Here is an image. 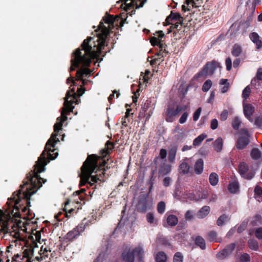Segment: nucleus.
I'll use <instances>...</instances> for the list:
<instances>
[{"instance_id": "1", "label": "nucleus", "mask_w": 262, "mask_h": 262, "mask_svg": "<svg viewBox=\"0 0 262 262\" xmlns=\"http://www.w3.org/2000/svg\"><path fill=\"white\" fill-rule=\"evenodd\" d=\"M39 162H40L39 161ZM39 163L35 164L34 169L29 172L20 185V189L13 193L12 196L6 203L8 208L6 211L11 213L15 217H21L19 210L26 212L28 208L31 206L30 198L46 182L47 180L40 177L39 173L46 169V163L39 166Z\"/></svg>"}, {"instance_id": "2", "label": "nucleus", "mask_w": 262, "mask_h": 262, "mask_svg": "<svg viewBox=\"0 0 262 262\" xmlns=\"http://www.w3.org/2000/svg\"><path fill=\"white\" fill-rule=\"evenodd\" d=\"M116 18L113 15L106 13L102 18V20L108 27H106L103 21H101L95 30L96 32V37H88L84 39L81 43L83 50H85L86 54L91 56L92 58L96 57L97 55V51L102 50L105 47L106 40L109 35L112 29L114 27V22Z\"/></svg>"}, {"instance_id": "3", "label": "nucleus", "mask_w": 262, "mask_h": 262, "mask_svg": "<svg viewBox=\"0 0 262 262\" xmlns=\"http://www.w3.org/2000/svg\"><path fill=\"white\" fill-rule=\"evenodd\" d=\"M69 95L70 94L68 93L66 101L64 102V107L62 108L61 116L57 119L59 122H57L54 125V133L52 134L51 137L48 140L45 150L42 152L35 164H37L39 161L40 162L39 163V166H41L44 163H46L47 164L50 160H54L58 155V152L56 151L57 149L55 148L56 143L59 142V140L57 136L59 132L62 129L63 123L68 119L67 115L72 112L74 108V106H71L72 103L71 100L68 101Z\"/></svg>"}, {"instance_id": "4", "label": "nucleus", "mask_w": 262, "mask_h": 262, "mask_svg": "<svg viewBox=\"0 0 262 262\" xmlns=\"http://www.w3.org/2000/svg\"><path fill=\"white\" fill-rule=\"evenodd\" d=\"M100 159V156L95 154L88 156L81 167L80 186L89 184L92 186L99 181L100 183L105 181L106 169L108 167L106 166V168H104L106 164V161L104 159H102V162L98 164V161Z\"/></svg>"}, {"instance_id": "5", "label": "nucleus", "mask_w": 262, "mask_h": 262, "mask_svg": "<svg viewBox=\"0 0 262 262\" xmlns=\"http://www.w3.org/2000/svg\"><path fill=\"white\" fill-rule=\"evenodd\" d=\"M78 48L76 49L72 54L71 60L70 71H75L76 68H78L80 64L82 67L79 69L76 73V77L78 79H82L83 77H89L91 74L92 71L88 68L91 64L93 59L96 58L101 54L102 50L97 51V56L92 58L91 56L86 54L85 50Z\"/></svg>"}, {"instance_id": "6", "label": "nucleus", "mask_w": 262, "mask_h": 262, "mask_svg": "<svg viewBox=\"0 0 262 262\" xmlns=\"http://www.w3.org/2000/svg\"><path fill=\"white\" fill-rule=\"evenodd\" d=\"M144 255V250L142 247L138 246L131 250L130 248H125L121 255L123 262H135V256L141 260Z\"/></svg>"}, {"instance_id": "7", "label": "nucleus", "mask_w": 262, "mask_h": 262, "mask_svg": "<svg viewBox=\"0 0 262 262\" xmlns=\"http://www.w3.org/2000/svg\"><path fill=\"white\" fill-rule=\"evenodd\" d=\"M220 67V63L212 60L211 62H208L204 66L203 68L196 74L193 77V80L197 79L200 77L206 78L208 74L212 75L217 67Z\"/></svg>"}, {"instance_id": "8", "label": "nucleus", "mask_w": 262, "mask_h": 262, "mask_svg": "<svg viewBox=\"0 0 262 262\" xmlns=\"http://www.w3.org/2000/svg\"><path fill=\"white\" fill-rule=\"evenodd\" d=\"M152 206V202L148 199V194H144L139 196L136 209L138 212L145 213Z\"/></svg>"}, {"instance_id": "9", "label": "nucleus", "mask_w": 262, "mask_h": 262, "mask_svg": "<svg viewBox=\"0 0 262 262\" xmlns=\"http://www.w3.org/2000/svg\"><path fill=\"white\" fill-rule=\"evenodd\" d=\"M85 89L83 86H80V88H78L77 89V93L75 92V90L74 88L71 89L70 91H67L66 93V97H64V102L66 101V98L68 95V93H69L70 96L68 99V101H70L71 100L72 102V103L71 104V106H74L73 105V104H78L80 101V99H78V97H80L81 96H82L85 92Z\"/></svg>"}, {"instance_id": "10", "label": "nucleus", "mask_w": 262, "mask_h": 262, "mask_svg": "<svg viewBox=\"0 0 262 262\" xmlns=\"http://www.w3.org/2000/svg\"><path fill=\"white\" fill-rule=\"evenodd\" d=\"M84 230L85 225L79 224L66 234L64 237V239L67 242H73L74 239H77Z\"/></svg>"}, {"instance_id": "11", "label": "nucleus", "mask_w": 262, "mask_h": 262, "mask_svg": "<svg viewBox=\"0 0 262 262\" xmlns=\"http://www.w3.org/2000/svg\"><path fill=\"white\" fill-rule=\"evenodd\" d=\"M242 136H240L236 142V148L238 149H244L249 143V134L247 129L242 128L241 130Z\"/></svg>"}, {"instance_id": "12", "label": "nucleus", "mask_w": 262, "mask_h": 262, "mask_svg": "<svg viewBox=\"0 0 262 262\" xmlns=\"http://www.w3.org/2000/svg\"><path fill=\"white\" fill-rule=\"evenodd\" d=\"M183 110V108L179 105L176 107L173 105H169L165 112V120L168 122H172L178 114Z\"/></svg>"}, {"instance_id": "13", "label": "nucleus", "mask_w": 262, "mask_h": 262, "mask_svg": "<svg viewBox=\"0 0 262 262\" xmlns=\"http://www.w3.org/2000/svg\"><path fill=\"white\" fill-rule=\"evenodd\" d=\"M238 168L239 174L243 178L251 180L254 177L255 172L252 169L249 170V166L246 163H240Z\"/></svg>"}, {"instance_id": "14", "label": "nucleus", "mask_w": 262, "mask_h": 262, "mask_svg": "<svg viewBox=\"0 0 262 262\" xmlns=\"http://www.w3.org/2000/svg\"><path fill=\"white\" fill-rule=\"evenodd\" d=\"M150 106L151 101L149 100H146L144 104L142 105L141 110L140 111L139 114V118L140 119L145 117V121H146L150 118L151 115L152 114V112L150 110L148 113H146V112L148 110Z\"/></svg>"}, {"instance_id": "15", "label": "nucleus", "mask_w": 262, "mask_h": 262, "mask_svg": "<svg viewBox=\"0 0 262 262\" xmlns=\"http://www.w3.org/2000/svg\"><path fill=\"white\" fill-rule=\"evenodd\" d=\"M235 248V244L231 243L227 245L223 250L216 254V257L220 259H223L232 253Z\"/></svg>"}, {"instance_id": "16", "label": "nucleus", "mask_w": 262, "mask_h": 262, "mask_svg": "<svg viewBox=\"0 0 262 262\" xmlns=\"http://www.w3.org/2000/svg\"><path fill=\"white\" fill-rule=\"evenodd\" d=\"M94 191V190L93 191V192L90 191L89 192V195H87L85 193V192L86 191V189L85 188H82L80 190L75 191V192H74L73 194H74L75 193H76V195L78 196L79 199L81 201H83V203H84L85 201H89L91 199Z\"/></svg>"}, {"instance_id": "17", "label": "nucleus", "mask_w": 262, "mask_h": 262, "mask_svg": "<svg viewBox=\"0 0 262 262\" xmlns=\"http://www.w3.org/2000/svg\"><path fill=\"white\" fill-rule=\"evenodd\" d=\"M243 111L245 117L250 120L254 113L255 108L251 104H244Z\"/></svg>"}, {"instance_id": "18", "label": "nucleus", "mask_w": 262, "mask_h": 262, "mask_svg": "<svg viewBox=\"0 0 262 262\" xmlns=\"http://www.w3.org/2000/svg\"><path fill=\"white\" fill-rule=\"evenodd\" d=\"M114 147V144L110 141H107L105 144V148L100 151L101 157L105 158L110 154V150H112Z\"/></svg>"}, {"instance_id": "19", "label": "nucleus", "mask_w": 262, "mask_h": 262, "mask_svg": "<svg viewBox=\"0 0 262 262\" xmlns=\"http://www.w3.org/2000/svg\"><path fill=\"white\" fill-rule=\"evenodd\" d=\"M249 37L251 41L256 45V49H259L262 47V41L260 39V37L257 33H251Z\"/></svg>"}, {"instance_id": "20", "label": "nucleus", "mask_w": 262, "mask_h": 262, "mask_svg": "<svg viewBox=\"0 0 262 262\" xmlns=\"http://www.w3.org/2000/svg\"><path fill=\"white\" fill-rule=\"evenodd\" d=\"M204 168V161L202 159H199L194 164V172L196 174H200L202 173Z\"/></svg>"}, {"instance_id": "21", "label": "nucleus", "mask_w": 262, "mask_h": 262, "mask_svg": "<svg viewBox=\"0 0 262 262\" xmlns=\"http://www.w3.org/2000/svg\"><path fill=\"white\" fill-rule=\"evenodd\" d=\"M210 208L208 206H204L201 208L196 214L199 219H203L206 217L210 212Z\"/></svg>"}, {"instance_id": "22", "label": "nucleus", "mask_w": 262, "mask_h": 262, "mask_svg": "<svg viewBox=\"0 0 262 262\" xmlns=\"http://www.w3.org/2000/svg\"><path fill=\"white\" fill-rule=\"evenodd\" d=\"M177 152V146H172L168 151V160L171 163L174 162Z\"/></svg>"}, {"instance_id": "23", "label": "nucleus", "mask_w": 262, "mask_h": 262, "mask_svg": "<svg viewBox=\"0 0 262 262\" xmlns=\"http://www.w3.org/2000/svg\"><path fill=\"white\" fill-rule=\"evenodd\" d=\"M243 52V49L241 45L235 43L232 47L231 54L234 57L239 56Z\"/></svg>"}, {"instance_id": "24", "label": "nucleus", "mask_w": 262, "mask_h": 262, "mask_svg": "<svg viewBox=\"0 0 262 262\" xmlns=\"http://www.w3.org/2000/svg\"><path fill=\"white\" fill-rule=\"evenodd\" d=\"M223 145V139L221 137L217 138L213 142V146L216 152H220L222 150Z\"/></svg>"}, {"instance_id": "25", "label": "nucleus", "mask_w": 262, "mask_h": 262, "mask_svg": "<svg viewBox=\"0 0 262 262\" xmlns=\"http://www.w3.org/2000/svg\"><path fill=\"white\" fill-rule=\"evenodd\" d=\"M194 243L202 250H205L206 248L205 239L201 236H197L194 239Z\"/></svg>"}, {"instance_id": "26", "label": "nucleus", "mask_w": 262, "mask_h": 262, "mask_svg": "<svg viewBox=\"0 0 262 262\" xmlns=\"http://www.w3.org/2000/svg\"><path fill=\"white\" fill-rule=\"evenodd\" d=\"M261 152L257 148H253L250 152V156L253 160H258L261 158Z\"/></svg>"}, {"instance_id": "27", "label": "nucleus", "mask_w": 262, "mask_h": 262, "mask_svg": "<svg viewBox=\"0 0 262 262\" xmlns=\"http://www.w3.org/2000/svg\"><path fill=\"white\" fill-rule=\"evenodd\" d=\"M228 189L229 191L232 193H236L239 189L238 183L236 181L230 182L228 185Z\"/></svg>"}, {"instance_id": "28", "label": "nucleus", "mask_w": 262, "mask_h": 262, "mask_svg": "<svg viewBox=\"0 0 262 262\" xmlns=\"http://www.w3.org/2000/svg\"><path fill=\"white\" fill-rule=\"evenodd\" d=\"M166 221L168 225L172 227L176 226L178 223V217L173 214L168 215Z\"/></svg>"}, {"instance_id": "29", "label": "nucleus", "mask_w": 262, "mask_h": 262, "mask_svg": "<svg viewBox=\"0 0 262 262\" xmlns=\"http://www.w3.org/2000/svg\"><path fill=\"white\" fill-rule=\"evenodd\" d=\"M230 220V217L226 214L221 215L216 221V224L219 226H222L224 223L229 222Z\"/></svg>"}, {"instance_id": "30", "label": "nucleus", "mask_w": 262, "mask_h": 262, "mask_svg": "<svg viewBox=\"0 0 262 262\" xmlns=\"http://www.w3.org/2000/svg\"><path fill=\"white\" fill-rule=\"evenodd\" d=\"M167 258L166 254L163 251L158 252L155 256L156 262H166Z\"/></svg>"}, {"instance_id": "31", "label": "nucleus", "mask_w": 262, "mask_h": 262, "mask_svg": "<svg viewBox=\"0 0 262 262\" xmlns=\"http://www.w3.org/2000/svg\"><path fill=\"white\" fill-rule=\"evenodd\" d=\"M207 239L209 242H220L217 237V233L214 231H211L207 233Z\"/></svg>"}, {"instance_id": "32", "label": "nucleus", "mask_w": 262, "mask_h": 262, "mask_svg": "<svg viewBox=\"0 0 262 262\" xmlns=\"http://www.w3.org/2000/svg\"><path fill=\"white\" fill-rule=\"evenodd\" d=\"M209 181L212 186H215L219 182V176L215 172H212L210 174Z\"/></svg>"}, {"instance_id": "33", "label": "nucleus", "mask_w": 262, "mask_h": 262, "mask_svg": "<svg viewBox=\"0 0 262 262\" xmlns=\"http://www.w3.org/2000/svg\"><path fill=\"white\" fill-rule=\"evenodd\" d=\"M171 170V166L169 164L164 165L159 169V172L162 175H166Z\"/></svg>"}, {"instance_id": "34", "label": "nucleus", "mask_w": 262, "mask_h": 262, "mask_svg": "<svg viewBox=\"0 0 262 262\" xmlns=\"http://www.w3.org/2000/svg\"><path fill=\"white\" fill-rule=\"evenodd\" d=\"M219 84L220 85H224V86L221 89V92L222 93H226L229 88V83L228 82L227 79H221L220 81Z\"/></svg>"}, {"instance_id": "35", "label": "nucleus", "mask_w": 262, "mask_h": 262, "mask_svg": "<svg viewBox=\"0 0 262 262\" xmlns=\"http://www.w3.org/2000/svg\"><path fill=\"white\" fill-rule=\"evenodd\" d=\"M190 168L189 164L186 162L182 163L179 166L180 172L186 174L188 172Z\"/></svg>"}, {"instance_id": "36", "label": "nucleus", "mask_w": 262, "mask_h": 262, "mask_svg": "<svg viewBox=\"0 0 262 262\" xmlns=\"http://www.w3.org/2000/svg\"><path fill=\"white\" fill-rule=\"evenodd\" d=\"M206 137V135L204 134H201L196 138L194 139L193 142V145L194 146L200 145L202 142L205 139Z\"/></svg>"}, {"instance_id": "37", "label": "nucleus", "mask_w": 262, "mask_h": 262, "mask_svg": "<svg viewBox=\"0 0 262 262\" xmlns=\"http://www.w3.org/2000/svg\"><path fill=\"white\" fill-rule=\"evenodd\" d=\"M248 244L250 249L255 251H257L258 249V244L256 241L250 239L248 241Z\"/></svg>"}, {"instance_id": "38", "label": "nucleus", "mask_w": 262, "mask_h": 262, "mask_svg": "<svg viewBox=\"0 0 262 262\" xmlns=\"http://www.w3.org/2000/svg\"><path fill=\"white\" fill-rule=\"evenodd\" d=\"M212 85V81L210 79L207 80L203 84L202 90L204 92H208Z\"/></svg>"}, {"instance_id": "39", "label": "nucleus", "mask_w": 262, "mask_h": 262, "mask_svg": "<svg viewBox=\"0 0 262 262\" xmlns=\"http://www.w3.org/2000/svg\"><path fill=\"white\" fill-rule=\"evenodd\" d=\"M241 124V121L239 118L238 117H235L232 122V126L234 129L238 130Z\"/></svg>"}, {"instance_id": "40", "label": "nucleus", "mask_w": 262, "mask_h": 262, "mask_svg": "<svg viewBox=\"0 0 262 262\" xmlns=\"http://www.w3.org/2000/svg\"><path fill=\"white\" fill-rule=\"evenodd\" d=\"M183 255L180 252H176L173 258V262H183Z\"/></svg>"}, {"instance_id": "41", "label": "nucleus", "mask_w": 262, "mask_h": 262, "mask_svg": "<svg viewBox=\"0 0 262 262\" xmlns=\"http://www.w3.org/2000/svg\"><path fill=\"white\" fill-rule=\"evenodd\" d=\"M166 205L164 202L161 201L157 205V211L159 213L163 214L165 210Z\"/></svg>"}, {"instance_id": "42", "label": "nucleus", "mask_w": 262, "mask_h": 262, "mask_svg": "<svg viewBox=\"0 0 262 262\" xmlns=\"http://www.w3.org/2000/svg\"><path fill=\"white\" fill-rule=\"evenodd\" d=\"M34 253L33 248L30 249H26L24 251V256L28 258V260L31 259V255H33Z\"/></svg>"}, {"instance_id": "43", "label": "nucleus", "mask_w": 262, "mask_h": 262, "mask_svg": "<svg viewBox=\"0 0 262 262\" xmlns=\"http://www.w3.org/2000/svg\"><path fill=\"white\" fill-rule=\"evenodd\" d=\"M251 93V89L249 86H247L243 91L242 97L244 99L249 98Z\"/></svg>"}, {"instance_id": "44", "label": "nucleus", "mask_w": 262, "mask_h": 262, "mask_svg": "<svg viewBox=\"0 0 262 262\" xmlns=\"http://www.w3.org/2000/svg\"><path fill=\"white\" fill-rule=\"evenodd\" d=\"M158 243L164 245V246H169L170 243L169 241L167 239V238L164 236H160L158 238Z\"/></svg>"}, {"instance_id": "45", "label": "nucleus", "mask_w": 262, "mask_h": 262, "mask_svg": "<svg viewBox=\"0 0 262 262\" xmlns=\"http://www.w3.org/2000/svg\"><path fill=\"white\" fill-rule=\"evenodd\" d=\"M170 14H173L172 15V17L173 20H177L180 22H183V17L181 16V14L179 13H174L173 11H171L170 12Z\"/></svg>"}, {"instance_id": "46", "label": "nucleus", "mask_w": 262, "mask_h": 262, "mask_svg": "<svg viewBox=\"0 0 262 262\" xmlns=\"http://www.w3.org/2000/svg\"><path fill=\"white\" fill-rule=\"evenodd\" d=\"M254 124L259 128H262V115L257 116L255 119Z\"/></svg>"}, {"instance_id": "47", "label": "nucleus", "mask_w": 262, "mask_h": 262, "mask_svg": "<svg viewBox=\"0 0 262 262\" xmlns=\"http://www.w3.org/2000/svg\"><path fill=\"white\" fill-rule=\"evenodd\" d=\"M240 260L242 262H249L250 261V256L247 253H244L241 255Z\"/></svg>"}, {"instance_id": "48", "label": "nucleus", "mask_w": 262, "mask_h": 262, "mask_svg": "<svg viewBox=\"0 0 262 262\" xmlns=\"http://www.w3.org/2000/svg\"><path fill=\"white\" fill-rule=\"evenodd\" d=\"M202 111V108L199 107L193 114V119L194 121H196L200 116Z\"/></svg>"}, {"instance_id": "49", "label": "nucleus", "mask_w": 262, "mask_h": 262, "mask_svg": "<svg viewBox=\"0 0 262 262\" xmlns=\"http://www.w3.org/2000/svg\"><path fill=\"white\" fill-rule=\"evenodd\" d=\"M146 220L150 224L154 223L155 219L154 214L151 213H148L146 215Z\"/></svg>"}, {"instance_id": "50", "label": "nucleus", "mask_w": 262, "mask_h": 262, "mask_svg": "<svg viewBox=\"0 0 262 262\" xmlns=\"http://www.w3.org/2000/svg\"><path fill=\"white\" fill-rule=\"evenodd\" d=\"M255 235L259 239H262V227L257 228L255 231Z\"/></svg>"}, {"instance_id": "51", "label": "nucleus", "mask_w": 262, "mask_h": 262, "mask_svg": "<svg viewBox=\"0 0 262 262\" xmlns=\"http://www.w3.org/2000/svg\"><path fill=\"white\" fill-rule=\"evenodd\" d=\"M160 39L156 37H151L150 39V42L152 46H158Z\"/></svg>"}, {"instance_id": "52", "label": "nucleus", "mask_w": 262, "mask_h": 262, "mask_svg": "<svg viewBox=\"0 0 262 262\" xmlns=\"http://www.w3.org/2000/svg\"><path fill=\"white\" fill-rule=\"evenodd\" d=\"M225 63L226 66V69L227 71H230L232 68V60L230 57L226 59Z\"/></svg>"}, {"instance_id": "53", "label": "nucleus", "mask_w": 262, "mask_h": 262, "mask_svg": "<svg viewBox=\"0 0 262 262\" xmlns=\"http://www.w3.org/2000/svg\"><path fill=\"white\" fill-rule=\"evenodd\" d=\"M228 112L227 110H223L221 114V120L222 121H225L228 117Z\"/></svg>"}, {"instance_id": "54", "label": "nucleus", "mask_w": 262, "mask_h": 262, "mask_svg": "<svg viewBox=\"0 0 262 262\" xmlns=\"http://www.w3.org/2000/svg\"><path fill=\"white\" fill-rule=\"evenodd\" d=\"M188 116V114L187 112L184 113L179 119V122L181 124L184 123L187 119Z\"/></svg>"}, {"instance_id": "55", "label": "nucleus", "mask_w": 262, "mask_h": 262, "mask_svg": "<svg viewBox=\"0 0 262 262\" xmlns=\"http://www.w3.org/2000/svg\"><path fill=\"white\" fill-rule=\"evenodd\" d=\"M117 94V96H116V97L117 98H118L119 97V96L120 95V93L119 92H118L116 90H114L113 92V94H111L108 98V101H109V102L110 103H112V101H113V100L114 98V94Z\"/></svg>"}, {"instance_id": "56", "label": "nucleus", "mask_w": 262, "mask_h": 262, "mask_svg": "<svg viewBox=\"0 0 262 262\" xmlns=\"http://www.w3.org/2000/svg\"><path fill=\"white\" fill-rule=\"evenodd\" d=\"M218 126V121L216 119H213L211 121L210 127L212 129H215Z\"/></svg>"}, {"instance_id": "57", "label": "nucleus", "mask_w": 262, "mask_h": 262, "mask_svg": "<svg viewBox=\"0 0 262 262\" xmlns=\"http://www.w3.org/2000/svg\"><path fill=\"white\" fill-rule=\"evenodd\" d=\"M193 217V212L190 210H188L186 211L185 214V218L187 220H190L192 219Z\"/></svg>"}, {"instance_id": "58", "label": "nucleus", "mask_w": 262, "mask_h": 262, "mask_svg": "<svg viewBox=\"0 0 262 262\" xmlns=\"http://www.w3.org/2000/svg\"><path fill=\"white\" fill-rule=\"evenodd\" d=\"M256 78L258 80L262 81V68H259L257 69Z\"/></svg>"}, {"instance_id": "59", "label": "nucleus", "mask_w": 262, "mask_h": 262, "mask_svg": "<svg viewBox=\"0 0 262 262\" xmlns=\"http://www.w3.org/2000/svg\"><path fill=\"white\" fill-rule=\"evenodd\" d=\"M254 194L258 196L262 195V189L260 187L256 186L254 189Z\"/></svg>"}, {"instance_id": "60", "label": "nucleus", "mask_w": 262, "mask_h": 262, "mask_svg": "<svg viewBox=\"0 0 262 262\" xmlns=\"http://www.w3.org/2000/svg\"><path fill=\"white\" fill-rule=\"evenodd\" d=\"M121 1L123 2V0H121ZM128 1V0H126V1ZM137 1L140 2V4H139V5L137 3H136V9H137L143 7L144 5L145 4V3H146V2H147V0H137Z\"/></svg>"}, {"instance_id": "61", "label": "nucleus", "mask_w": 262, "mask_h": 262, "mask_svg": "<svg viewBox=\"0 0 262 262\" xmlns=\"http://www.w3.org/2000/svg\"><path fill=\"white\" fill-rule=\"evenodd\" d=\"M171 182V178L170 177H165L163 179V185L165 187H168Z\"/></svg>"}, {"instance_id": "62", "label": "nucleus", "mask_w": 262, "mask_h": 262, "mask_svg": "<svg viewBox=\"0 0 262 262\" xmlns=\"http://www.w3.org/2000/svg\"><path fill=\"white\" fill-rule=\"evenodd\" d=\"M167 151L165 149H161L160 151V158L162 159H165L167 156Z\"/></svg>"}, {"instance_id": "63", "label": "nucleus", "mask_w": 262, "mask_h": 262, "mask_svg": "<svg viewBox=\"0 0 262 262\" xmlns=\"http://www.w3.org/2000/svg\"><path fill=\"white\" fill-rule=\"evenodd\" d=\"M150 72L149 71V70H146L145 71V75L143 76V79L144 82H148L149 79L148 75L150 74Z\"/></svg>"}, {"instance_id": "64", "label": "nucleus", "mask_w": 262, "mask_h": 262, "mask_svg": "<svg viewBox=\"0 0 262 262\" xmlns=\"http://www.w3.org/2000/svg\"><path fill=\"white\" fill-rule=\"evenodd\" d=\"M103 261V255L102 254H99V255L95 258L93 262H102Z\"/></svg>"}]
</instances>
